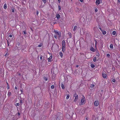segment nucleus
<instances>
[{"label":"nucleus","mask_w":120,"mask_h":120,"mask_svg":"<svg viewBox=\"0 0 120 120\" xmlns=\"http://www.w3.org/2000/svg\"><path fill=\"white\" fill-rule=\"evenodd\" d=\"M7 8V5L6 4H4V8L5 9H6Z\"/></svg>","instance_id":"nucleus-16"},{"label":"nucleus","mask_w":120,"mask_h":120,"mask_svg":"<svg viewBox=\"0 0 120 120\" xmlns=\"http://www.w3.org/2000/svg\"><path fill=\"white\" fill-rule=\"evenodd\" d=\"M42 1L44 4H45L46 2V0H42Z\"/></svg>","instance_id":"nucleus-25"},{"label":"nucleus","mask_w":120,"mask_h":120,"mask_svg":"<svg viewBox=\"0 0 120 120\" xmlns=\"http://www.w3.org/2000/svg\"><path fill=\"white\" fill-rule=\"evenodd\" d=\"M99 102L98 100H96L95 101L94 104V105L96 106H97L99 104Z\"/></svg>","instance_id":"nucleus-5"},{"label":"nucleus","mask_w":120,"mask_h":120,"mask_svg":"<svg viewBox=\"0 0 120 120\" xmlns=\"http://www.w3.org/2000/svg\"><path fill=\"white\" fill-rule=\"evenodd\" d=\"M69 96H70L68 94V95H67V97H66V99H68L69 97Z\"/></svg>","instance_id":"nucleus-23"},{"label":"nucleus","mask_w":120,"mask_h":120,"mask_svg":"<svg viewBox=\"0 0 120 120\" xmlns=\"http://www.w3.org/2000/svg\"><path fill=\"white\" fill-rule=\"evenodd\" d=\"M90 66L92 68H94L95 67V66L93 64H91L90 65Z\"/></svg>","instance_id":"nucleus-22"},{"label":"nucleus","mask_w":120,"mask_h":120,"mask_svg":"<svg viewBox=\"0 0 120 120\" xmlns=\"http://www.w3.org/2000/svg\"><path fill=\"white\" fill-rule=\"evenodd\" d=\"M98 28L101 31L102 30V29L100 27H99Z\"/></svg>","instance_id":"nucleus-39"},{"label":"nucleus","mask_w":120,"mask_h":120,"mask_svg":"<svg viewBox=\"0 0 120 120\" xmlns=\"http://www.w3.org/2000/svg\"><path fill=\"white\" fill-rule=\"evenodd\" d=\"M15 90H17V87L16 86H15Z\"/></svg>","instance_id":"nucleus-43"},{"label":"nucleus","mask_w":120,"mask_h":120,"mask_svg":"<svg viewBox=\"0 0 120 120\" xmlns=\"http://www.w3.org/2000/svg\"><path fill=\"white\" fill-rule=\"evenodd\" d=\"M58 1L59 2V3H60V0H58Z\"/></svg>","instance_id":"nucleus-47"},{"label":"nucleus","mask_w":120,"mask_h":120,"mask_svg":"<svg viewBox=\"0 0 120 120\" xmlns=\"http://www.w3.org/2000/svg\"><path fill=\"white\" fill-rule=\"evenodd\" d=\"M77 28V26H75L74 27V28L73 29V30L74 31H75L76 30V29Z\"/></svg>","instance_id":"nucleus-19"},{"label":"nucleus","mask_w":120,"mask_h":120,"mask_svg":"<svg viewBox=\"0 0 120 120\" xmlns=\"http://www.w3.org/2000/svg\"><path fill=\"white\" fill-rule=\"evenodd\" d=\"M56 17L57 18V19H60V15L59 14H57L56 15Z\"/></svg>","instance_id":"nucleus-8"},{"label":"nucleus","mask_w":120,"mask_h":120,"mask_svg":"<svg viewBox=\"0 0 120 120\" xmlns=\"http://www.w3.org/2000/svg\"><path fill=\"white\" fill-rule=\"evenodd\" d=\"M11 93L10 92H8V96H10L11 95Z\"/></svg>","instance_id":"nucleus-26"},{"label":"nucleus","mask_w":120,"mask_h":120,"mask_svg":"<svg viewBox=\"0 0 120 120\" xmlns=\"http://www.w3.org/2000/svg\"><path fill=\"white\" fill-rule=\"evenodd\" d=\"M112 81L113 82H115V79H113L112 80Z\"/></svg>","instance_id":"nucleus-35"},{"label":"nucleus","mask_w":120,"mask_h":120,"mask_svg":"<svg viewBox=\"0 0 120 120\" xmlns=\"http://www.w3.org/2000/svg\"><path fill=\"white\" fill-rule=\"evenodd\" d=\"M59 55L61 57V58H62L63 56V54L61 52H60Z\"/></svg>","instance_id":"nucleus-14"},{"label":"nucleus","mask_w":120,"mask_h":120,"mask_svg":"<svg viewBox=\"0 0 120 120\" xmlns=\"http://www.w3.org/2000/svg\"><path fill=\"white\" fill-rule=\"evenodd\" d=\"M54 88V86L53 85H52L51 86V88L52 89H53Z\"/></svg>","instance_id":"nucleus-28"},{"label":"nucleus","mask_w":120,"mask_h":120,"mask_svg":"<svg viewBox=\"0 0 120 120\" xmlns=\"http://www.w3.org/2000/svg\"><path fill=\"white\" fill-rule=\"evenodd\" d=\"M95 11L96 12H97L98 11V9L97 8H95Z\"/></svg>","instance_id":"nucleus-33"},{"label":"nucleus","mask_w":120,"mask_h":120,"mask_svg":"<svg viewBox=\"0 0 120 120\" xmlns=\"http://www.w3.org/2000/svg\"><path fill=\"white\" fill-rule=\"evenodd\" d=\"M65 46H62V51L64 52L65 50Z\"/></svg>","instance_id":"nucleus-10"},{"label":"nucleus","mask_w":120,"mask_h":120,"mask_svg":"<svg viewBox=\"0 0 120 120\" xmlns=\"http://www.w3.org/2000/svg\"><path fill=\"white\" fill-rule=\"evenodd\" d=\"M97 60V58L96 57H94L93 59V61L94 62H95Z\"/></svg>","instance_id":"nucleus-20"},{"label":"nucleus","mask_w":120,"mask_h":120,"mask_svg":"<svg viewBox=\"0 0 120 120\" xmlns=\"http://www.w3.org/2000/svg\"><path fill=\"white\" fill-rule=\"evenodd\" d=\"M100 0L101 1V0H97L96 3V4L97 5H98L100 3Z\"/></svg>","instance_id":"nucleus-7"},{"label":"nucleus","mask_w":120,"mask_h":120,"mask_svg":"<svg viewBox=\"0 0 120 120\" xmlns=\"http://www.w3.org/2000/svg\"><path fill=\"white\" fill-rule=\"evenodd\" d=\"M61 86L62 89H64L65 88V87L63 84L62 83H61Z\"/></svg>","instance_id":"nucleus-15"},{"label":"nucleus","mask_w":120,"mask_h":120,"mask_svg":"<svg viewBox=\"0 0 120 120\" xmlns=\"http://www.w3.org/2000/svg\"><path fill=\"white\" fill-rule=\"evenodd\" d=\"M7 88L8 89H9V86L8 84V85H7Z\"/></svg>","instance_id":"nucleus-40"},{"label":"nucleus","mask_w":120,"mask_h":120,"mask_svg":"<svg viewBox=\"0 0 120 120\" xmlns=\"http://www.w3.org/2000/svg\"><path fill=\"white\" fill-rule=\"evenodd\" d=\"M9 37L10 38H11L12 37V35L11 34H10L9 35Z\"/></svg>","instance_id":"nucleus-37"},{"label":"nucleus","mask_w":120,"mask_h":120,"mask_svg":"<svg viewBox=\"0 0 120 120\" xmlns=\"http://www.w3.org/2000/svg\"><path fill=\"white\" fill-rule=\"evenodd\" d=\"M19 75H20V73H19Z\"/></svg>","instance_id":"nucleus-53"},{"label":"nucleus","mask_w":120,"mask_h":120,"mask_svg":"<svg viewBox=\"0 0 120 120\" xmlns=\"http://www.w3.org/2000/svg\"><path fill=\"white\" fill-rule=\"evenodd\" d=\"M79 0L81 2H82L83 1V0Z\"/></svg>","instance_id":"nucleus-44"},{"label":"nucleus","mask_w":120,"mask_h":120,"mask_svg":"<svg viewBox=\"0 0 120 120\" xmlns=\"http://www.w3.org/2000/svg\"><path fill=\"white\" fill-rule=\"evenodd\" d=\"M23 33L24 34H26V32L25 31H23Z\"/></svg>","instance_id":"nucleus-36"},{"label":"nucleus","mask_w":120,"mask_h":120,"mask_svg":"<svg viewBox=\"0 0 120 120\" xmlns=\"http://www.w3.org/2000/svg\"><path fill=\"white\" fill-rule=\"evenodd\" d=\"M18 46H19V44H18Z\"/></svg>","instance_id":"nucleus-52"},{"label":"nucleus","mask_w":120,"mask_h":120,"mask_svg":"<svg viewBox=\"0 0 120 120\" xmlns=\"http://www.w3.org/2000/svg\"><path fill=\"white\" fill-rule=\"evenodd\" d=\"M102 34L104 35H105V34L106 33V31L103 30H102L101 31Z\"/></svg>","instance_id":"nucleus-13"},{"label":"nucleus","mask_w":120,"mask_h":120,"mask_svg":"<svg viewBox=\"0 0 120 120\" xmlns=\"http://www.w3.org/2000/svg\"><path fill=\"white\" fill-rule=\"evenodd\" d=\"M21 91V92L22 93H23V91L22 90H20Z\"/></svg>","instance_id":"nucleus-48"},{"label":"nucleus","mask_w":120,"mask_h":120,"mask_svg":"<svg viewBox=\"0 0 120 120\" xmlns=\"http://www.w3.org/2000/svg\"><path fill=\"white\" fill-rule=\"evenodd\" d=\"M110 48L111 49H113V45L112 44H111L110 46Z\"/></svg>","instance_id":"nucleus-18"},{"label":"nucleus","mask_w":120,"mask_h":120,"mask_svg":"<svg viewBox=\"0 0 120 120\" xmlns=\"http://www.w3.org/2000/svg\"><path fill=\"white\" fill-rule=\"evenodd\" d=\"M20 102H21H21H22V101H21H21H20Z\"/></svg>","instance_id":"nucleus-54"},{"label":"nucleus","mask_w":120,"mask_h":120,"mask_svg":"<svg viewBox=\"0 0 120 120\" xmlns=\"http://www.w3.org/2000/svg\"><path fill=\"white\" fill-rule=\"evenodd\" d=\"M54 32L55 33L54 37L56 39H57V38H60L61 37V33L60 32H59L57 30H54Z\"/></svg>","instance_id":"nucleus-1"},{"label":"nucleus","mask_w":120,"mask_h":120,"mask_svg":"<svg viewBox=\"0 0 120 120\" xmlns=\"http://www.w3.org/2000/svg\"><path fill=\"white\" fill-rule=\"evenodd\" d=\"M38 13H39L38 11H37V12H36V14H37V15H38Z\"/></svg>","instance_id":"nucleus-38"},{"label":"nucleus","mask_w":120,"mask_h":120,"mask_svg":"<svg viewBox=\"0 0 120 120\" xmlns=\"http://www.w3.org/2000/svg\"><path fill=\"white\" fill-rule=\"evenodd\" d=\"M42 56H41L40 57V59L41 60H42Z\"/></svg>","instance_id":"nucleus-41"},{"label":"nucleus","mask_w":120,"mask_h":120,"mask_svg":"<svg viewBox=\"0 0 120 120\" xmlns=\"http://www.w3.org/2000/svg\"><path fill=\"white\" fill-rule=\"evenodd\" d=\"M94 85L93 84H91L90 85V87L91 88L94 87Z\"/></svg>","instance_id":"nucleus-24"},{"label":"nucleus","mask_w":120,"mask_h":120,"mask_svg":"<svg viewBox=\"0 0 120 120\" xmlns=\"http://www.w3.org/2000/svg\"><path fill=\"white\" fill-rule=\"evenodd\" d=\"M42 44H40L38 45V47H41L42 46Z\"/></svg>","instance_id":"nucleus-27"},{"label":"nucleus","mask_w":120,"mask_h":120,"mask_svg":"<svg viewBox=\"0 0 120 120\" xmlns=\"http://www.w3.org/2000/svg\"><path fill=\"white\" fill-rule=\"evenodd\" d=\"M19 103H17L16 104V106H19Z\"/></svg>","instance_id":"nucleus-31"},{"label":"nucleus","mask_w":120,"mask_h":120,"mask_svg":"<svg viewBox=\"0 0 120 120\" xmlns=\"http://www.w3.org/2000/svg\"><path fill=\"white\" fill-rule=\"evenodd\" d=\"M17 115L18 116H19L20 115V113L19 112H18L17 113Z\"/></svg>","instance_id":"nucleus-42"},{"label":"nucleus","mask_w":120,"mask_h":120,"mask_svg":"<svg viewBox=\"0 0 120 120\" xmlns=\"http://www.w3.org/2000/svg\"><path fill=\"white\" fill-rule=\"evenodd\" d=\"M96 56L98 57L99 56L100 54L98 51V50L96 51Z\"/></svg>","instance_id":"nucleus-12"},{"label":"nucleus","mask_w":120,"mask_h":120,"mask_svg":"<svg viewBox=\"0 0 120 120\" xmlns=\"http://www.w3.org/2000/svg\"><path fill=\"white\" fill-rule=\"evenodd\" d=\"M7 85H8V82H7Z\"/></svg>","instance_id":"nucleus-51"},{"label":"nucleus","mask_w":120,"mask_h":120,"mask_svg":"<svg viewBox=\"0 0 120 120\" xmlns=\"http://www.w3.org/2000/svg\"><path fill=\"white\" fill-rule=\"evenodd\" d=\"M44 79L45 80V81H47V78H46L45 77H44Z\"/></svg>","instance_id":"nucleus-34"},{"label":"nucleus","mask_w":120,"mask_h":120,"mask_svg":"<svg viewBox=\"0 0 120 120\" xmlns=\"http://www.w3.org/2000/svg\"><path fill=\"white\" fill-rule=\"evenodd\" d=\"M11 10L12 12H14V8H12Z\"/></svg>","instance_id":"nucleus-30"},{"label":"nucleus","mask_w":120,"mask_h":120,"mask_svg":"<svg viewBox=\"0 0 120 120\" xmlns=\"http://www.w3.org/2000/svg\"><path fill=\"white\" fill-rule=\"evenodd\" d=\"M6 54H5V56H6Z\"/></svg>","instance_id":"nucleus-55"},{"label":"nucleus","mask_w":120,"mask_h":120,"mask_svg":"<svg viewBox=\"0 0 120 120\" xmlns=\"http://www.w3.org/2000/svg\"><path fill=\"white\" fill-rule=\"evenodd\" d=\"M62 46H65V42L64 40H63L62 42Z\"/></svg>","instance_id":"nucleus-9"},{"label":"nucleus","mask_w":120,"mask_h":120,"mask_svg":"<svg viewBox=\"0 0 120 120\" xmlns=\"http://www.w3.org/2000/svg\"><path fill=\"white\" fill-rule=\"evenodd\" d=\"M74 97H75V98L74 99V101L75 102L77 101L78 98V96L76 94H74Z\"/></svg>","instance_id":"nucleus-4"},{"label":"nucleus","mask_w":120,"mask_h":120,"mask_svg":"<svg viewBox=\"0 0 120 120\" xmlns=\"http://www.w3.org/2000/svg\"><path fill=\"white\" fill-rule=\"evenodd\" d=\"M58 8H59V10H60L61 9V8L60 6L59 5L58 6Z\"/></svg>","instance_id":"nucleus-29"},{"label":"nucleus","mask_w":120,"mask_h":120,"mask_svg":"<svg viewBox=\"0 0 120 120\" xmlns=\"http://www.w3.org/2000/svg\"><path fill=\"white\" fill-rule=\"evenodd\" d=\"M107 57H109L110 56V55L109 54H107Z\"/></svg>","instance_id":"nucleus-32"},{"label":"nucleus","mask_w":120,"mask_h":120,"mask_svg":"<svg viewBox=\"0 0 120 120\" xmlns=\"http://www.w3.org/2000/svg\"><path fill=\"white\" fill-rule=\"evenodd\" d=\"M116 34V32L115 31H114L112 32V34L113 35H115Z\"/></svg>","instance_id":"nucleus-21"},{"label":"nucleus","mask_w":120,"mask_h":120,"mask_svg":"<svg viewBox=\"0 0 120 120\" xmlns=\"http://www.w3.org/2000/svg\"><path fill=\"white\" fill-rule=\"evenodd\" d=\"M76 67H78V65H76Z\"/></svg>","instance_id":"nucleus-49"},{"label":"nucleus","mask_w":120,"mask_h":120,"mask_svg":"<svg viewBox=\"0 0 120 120\" xmlns=\"http://www.w3.org/2000/svg\"><path fill=\"white\" fill-rule=\"evenodd\" d=\"M97 41H95V45L96 44H97Z\"/></svg>","instance_id":"nucleus-46"},{"label":"nucleus","mask_w":120,"mask_h":120,"mask_svg":"<svg viewBox=\"0 0 120 120\" xmlns=\"http://www.w3.org/2000/svg\"><path fill=\"white\" fill-rule=\"evenodd\" d=\"M48 53L49 54L50 56L49 58H48V62H50L51 61V59H52V54H50V53Z\"/></svg>","instance_id":"nucleus-6"},{"label":"nucleus","mask_w":120,"mask_h":120,"mask_svg":"<svg viewBox=\"0 0 120 120\" xmlns=\"http://www.w3.org/2000/svg\"><path fill=\"white\" fill-rule=\"evenodd\" d=\"M90 50L93 52H95L96 51V50L94 49L93 47H91L90 49Z\"/></svg>","instance_id":"nucleus-11"},{"label":"nucleus","mask_w":120,"mask_h":120,"mask_svg":"<svg viewBox=\"0 0 120 120\" xmlns=\"http://www.w3.org/2000/svg\"><path fill=\"white\" fill-rule=\"evenodd\" d=\"M88 117H86V120H88Z\"/></svg>","instance_id":"nucleus-45"},{"label":"nucleus","mask_w":120,"mask_h":120,"mask_svg":"<svg viewBox=\"0 0 120 120\" xmlns=\"http://www.w3.org/2000/svg\"><path fill=\"white\" fill-rule=\"evenodd\" d=\"M103 77L104 78H105L106 77V75L105 74H103Z\"/></svg>","instance_id":"nucleus-17"},{"label":"nucleus","mask_w":120,"mask_h":120,"mask_svg":"<svg viewBox=\"0 0 120 120\" xmlns=\"http://www.w3.org/2000/svg\"><path fill=\"white\" fill-rule=\"evenodd\" d=\"M118 2L120 3V0H118Z\"/></svg>","instance_id":"nucleus-50"},{"label":"nucleus","mask_w":120,"mask_h":120,"mask_svg":"<svg viewBox=\"0 0 120 120\" xmlns=\"http://www.w3.org/2000/svg\"><path fill=\"white\" fill-rule=\"evenodd\" d=\"M82 97L83 98L81 100V102L79 103V105H80L84 104L86 102V100L85 97L83 95Z\"/></svg>","instance_id":"nucleus-3"},{"label":"nucleus","mask_w":120,"mask_h":120,"mask_svg":"<svg viewBox=\"0 0 120 120\" xmlns=\"http://www.w3.org/2000/svg\"><path fill=\"white\" fill-rule=\"evenodd\" d=\"M58 115L57 118H56V120H61L62 119L63 114L61 113L58 112L57 113Z\"/></svg>","instance_id":"nucleus-2"}]
</instances>
